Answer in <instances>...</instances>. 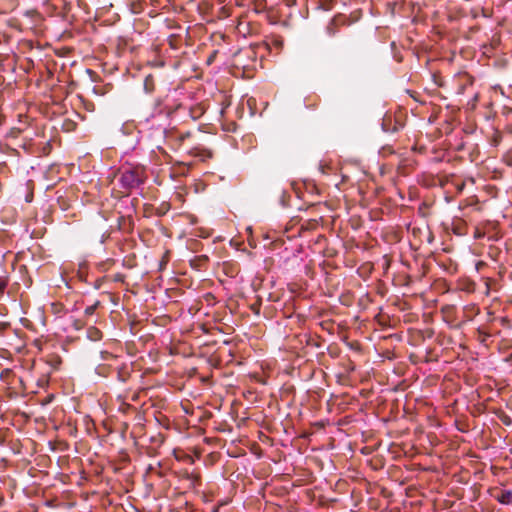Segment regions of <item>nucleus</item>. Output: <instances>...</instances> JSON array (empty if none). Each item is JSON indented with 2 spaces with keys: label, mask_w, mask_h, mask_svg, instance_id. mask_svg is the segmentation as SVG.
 Here are the masks:
<instances>
[{
  "label": "nucleus",
  "mask_w": 512,
  "mask_h": 512,
  "mask_svg": "<svg viewBox=\"0 0 512 512\" xmlns=\"http://www.w3.org/2000/svg\"><path fill=\"white\" fill-rule=\"evenodd\" d=\"M7 286H8L7 276H0V298L3 296Z\"/></svg>",
  "instance_id": "39448f33"
},
{
  "label": "nucleus",
  "mask_w": 512,
  "mask_h": 512,
  "mask_svg": "<svg viewBox=\"0 0 512 512\" xmlns=\"http://www.w3.org/2000/svg\"><path fill=\"white\" fill-rule=\"evenodd\" d=\"M145 180L142 168H131L122 172L120 182L124 188L131 189L138 187Z\"/></svg>",
  "instance_id": "f257e3e1"
},
{
  "label": "nucleus",
  "mask_w": 512,
  "mask_h": 512,
  "mask_svg": "<svg viewBox=\"0 0 512 512\" xmlns=\"http://www.w3.org/2000/svg\"><path fill=\"white\" fill-rule=\"evenodd\" d=\"M494 498L501 504L509 505L512 503V491L500 490L498 494L494 495Z\"/></svg>",
  "instance_id": "f03ea898"
},
{
  "label": "nucleus",
  "mask_w": 512,
  "mask_h": 512,
  "mask_svg": "<svg viewBox=\"0 0 512 512\" xmlns=\"http://www.w3.org/2000/svg\"><path fill=\"white\" fill-rule=\"evenodd\" d=\"M98 304H99V302H96L95 304L86 307L85 315H88V316L93 315L95 310H96V308H97V306H98Z\"/></svg>",
  "instance_id": "0eeeda50"
},
{
  "label": "nucleus",
  "mask_w": 512,
  "mask_h": 512,
  "mask_svg": "<svg viewBox=\"0 0 512 512\" xmlns=\"http://www.w3.org/2000/svg\"><path fill=\"white\" fill-rule=\"evenodd\" d=\"M191 133L190 132H186V133H182L179 135V139L181 141H184L186 138L190 137Z\"/></svg>",
  "instance_id": "6e6552de"
},
{
  "label": "nucleus",
  "mask_w": 512,
  "mask_h": 512,
  "mask_svg": "<svg viewBox=\"0 0 512 512\" xmlns=\"http://www.w3.org/2000/svg\"><path fill=\"white\" fill-rule=\"evenodd\" d=\"M87 336L92 341H99L102 338V332L96 327H89L87 329Z\"/></svg>",
  "instance_id": "7ed1b4c3"
},
{
  "label": "nucleus",
  "mask_w": 512,
  "mask_h": 512,
  "mask_svg": "<svg viewBox=\"0 0 512 512\" xmlns=\"http://www.w3.org/2000/svg\"><path fill=\"white\" fill-rule=\"evenodd\" d=\"M204 114V109L201 106H196L190 109V116L196 120Z\"/></svg>",
  "instance_id": "20e7f679"
},
{
  "label": "nucleus",
  "mask_w": 512,
  "mask_h": 512,
  "mask_svg": "<svg viewBox=\"0 0 512 512\" xmlns=\"http://www.w3.org/2000/svg\"><path fill=\"white\" fill-rule=\"evenodd\" d=\"M144 86H145V90L147 92H149V93L154 90V84H153L152 76L146 77L145 82H144Z\"/></svg>",
  "instance_id": "423d86ee"
}]
</instances>
